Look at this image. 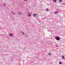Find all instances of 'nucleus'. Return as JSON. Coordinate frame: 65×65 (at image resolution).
I'll return each mask as SVG.
<instances>
[{
  "label": "nucleus",
  "mask_w": 65,
  "mask_h": 65,
  "mask_svg": "<svg viewBox=\"0 0 65 65\" xmlns=\"http://www.w3.org/2000/svg\"><path fill=\"white\" fill-rule=\"evenodd\" d=\"M55 13H58V12H55Z\"/></svg>",
  "instance_id": "obj_7"
},
{
  "label": "nucleus",
  "mask_w": 65,
  "mask_h": 65,
  "mask_svg": "<svg viewBox=\"0 0 65 65\" xmlns=\"http://www.w3.org/2000/svg\"><path fill=\"white\" fill-rule=\"evenodd\" d=\"M53 1L54 2H56V0H54V1Z\"/></svg>",
  "instance_id": "obj_6"
},
{
  "label": "nucleus",
  "mask_w": 65,
  "mask_h": 65,
  "mask_svg": "<svg viewBox=\"0 0 65 65\" xmlns=\"http://www.w3.org/2000/svg\"><path fill=\"white\" fill-rule=\"evenodd\" d=\"M59 2H62V1L61 0H59Z\"/></svg>",
  "instance_id": "obj_2"
},
{
  "label": "nucleus",
  "mask_w": 65,
  "mask_h": 65,
  "mask_svg": "<svg viewBox=\"0 0 65 65\" xmlns=\"http://www.w3.org/2000/svg\"><path fill=\"white\" fill-rule=\"evenodd\" d=\"M4 5H5V4H4Z\"/></svg>",
  "instance_id": "obj_16"
},
{
  "label": "nucleus",
  "mask_w": 65,
  "mask_h": 65,
  "mask_svg": "<svg viewBox=\"0 0 65 65\" xmlns=\"http://www.w3.org/2000/svg\"><path fill=\"white\" fill-rule=\"evenodd\" d=\"M25 1H27V0H24Z\"/></svg>",
  "instance_id": "obj_12"
},
{
  "label": "nucleus",
  "mask_w": 65,
  "mask_h": 65,
  "mask_svg": "<svg viewBox=\"0 0 65 65\" xmlns=\"http://www.w3.org/2000/svg\"><path fill=\"white\" fill-rule=\"evenodd\" d=\"M59 64H62V63H61V62H59Z\"/></svg>",
  "instance_id": "obj_5"
},
{
  "label": "nucleus",
  "mask_w": 65,
  "mask_h": 65,
  "mask_svg": "<svg viewBox=\"0 0 65 65\" xmlns=\"http://www.w3.org/2000/svg\"><path fill=\"white\" fill-rule=\"evenodd\" d=\"M56 39L57 40H59V37H56Z\"/></svg>",
  "instance_id": "obj_1"
},
{
  "label": "nucleus",
  "mask_w": 65,
  "mask_h": 65,
  "mask_svg": "<svg viewBox=\"0 0 65 65\" xmlns=\"http://www.w3.org/2000/svg\"><path fill=\"white\" fill-rule=\"evenodd\" d=\"M21 13H19V14H20Z\"/></svg>",
  "instance_id": "obj_15"
},
{
  "label": "nucleus",
  "mask_w": 65,
  "mask_h": 65,
  "mask_svg": "<svg viewBox=\"0 0 65 65\" xmlns=\"http://www.w3.org/2000/svg\"><path fill=\"white\" fill-rule=\"evenodd\" d=\"M49 54V55H51V54H50V53H48Z\"/></svg>",
  "instance_id": "obj_14"
},
{
  "label": "nucleus",
  "mask_w": 65,
  "mask_h": 65,
  "mask_svg": "<svg viewBox=\"0 0 65 65\" xmlns=\"http://www.w3.org/2000/svg\"><path fill=\"white\" fill-rule=\"evenodd\" d=\"M46 10L47 11H48V9H46Z\"/></svg>",
  "instance_id": "obj_8"
},
{
  "label": "nucleus",
  "mask_w": 65,
  "mask_h": 65,
  "mask_svg": "<svg viewBox=\"0 0 65 65\" xmlns=\"http://www.w3.org/2000/svg\"><path fill=\"white\" fill-rule=\"evenodd\" d=\"M28 15V16H29V17H30V16H31V15H30V14H29Z\"/></svg>",
  "instance_id": "obj_4"
},
{
  "label": "nucleus",
  "mask_w": 65,
  "mask_h": 65,
  "mask_svg": "<svg viewBox=\"0 0 65 65\" xmlns=\"http://www.w3.org/2000/svg\"><path fill=\"white\" fill-rule=\"evenodd\" d=\"M62 58L63 59H64V56H62Z\"/></svg>",
  "instance_id": "obj_9"
},
{
  "label": "nucleus",
  "mask_w": 65,
  "mask_h": 65,
  "mask_svg": "<svg viewBox=\"0 0 65 65\" xmlns=\"http://www.w3.org/2000/svg\"><path fill=\"white\" fill-rule=\"evenodd\" d=\"M12 13L13 14H14V13L12 12Z\"/></svg>",
  "instance_id": "obj_11"
},
{
  "label": "nucleus",
  "mask_w": 65,
  "mask_h": 65,
  "mask_svg": "<svg viewBox=\"0 0 65 65\" xmlns=\"http://www.w3.org/2000/svg\"><path fill=\"white\" fill-rule=\"evenodd\" d=\"M22 34H24V33L23 32H22Z\"/></svg>",
  "instance_id": "obj_13"
},
{
  "label": "nucleus",
  "mask_w": 65,
  "mask_h": 65,
  "mask_svg": "<svg viewBox=\"0 0 65 65\" xmlns=\"http://www.w3.org/2000/svg\"><path fill=\"white\" fill-rule=\"evenodd\" d=\"M65 4L64 3V4Z\"/></svg>",
  "instance_id": "obj_17"
},
{
  "label": "nucleus",
  "mask_w": 65,
  "mask_h": 65,
  "mask_svg": "<svg viewBox=\"0 0 65 65\" xmlns=\"http://www.w3.org/2000/svg\"><path fill=\"white\" fill-rule=\"evenodd\" d=\"M34 16V17H35V16H36V14H34L33 15Z\"/></svg>",
  "instance_id": "obj_3"
},
{
  "label": "nucleus",
  "mask_w": 65,
  "mask_h": 65,
  "mask_svg": "<svg viewBox=\"0 0 65 65\" xmlns=\"http://www.w3.org/2000/svg\"><path fill=\"white\" fill-rule=\"evenodd\" d=\"M10 36H12V34H10Z\"/></svg>",
  "instance_id": "obj_10"
}]
</instances>
